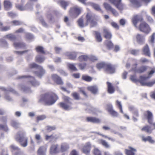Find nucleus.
Wrapping results in <instances>:
<instances>
[{"mask_svg": "<svg viewBox=\"0 0 155 155\" xmlns=\"http://www.w3.org/2000/svg\"><path fill=\"white\" fill-rule=\"evenodd\" d=\"M58 99V97L56 94L52 93H49L42 95L39 101L43 102L46 105H51L54 104Z\"/></svg>", "mask_w": 155, "mask_h": 155, "instance_id": "obj_1", "label": "nucleus"}, {"mask_svg": "<svg viewBox=\"0 0 155 155\" xmlns=\"http://www.w3.org/2000/svg\"><path fill=\"white\" fill-rule=\"evenodd\" d=\"M96 67L99 70L104 68L108 73L112 74L115 72L114 67L110 63L101 62L97 64Z\"/></svg>", "mask_w": 155, "mask_h": 155, "instance_id": "obj_2", "label": "nucleus"}, {"mask_svg": "<svg viewBox=\"0 0 155 155\" xmlns=\"http://www.w3.org/2000/svg\"><path fill=\"white\" fill-rule=\"evenodd\" d=\"M64 102H61L59 104L60 106L65 110L71 109L72 99L68 97L64 96L63 97Z\"/></svg>", "mask_w": 155, "mask_h": 155, "instance_id": "obj_3", "label": "nucleus"}, {"mask_svg": "<svg viewBox=\"0 0 155 155\" xmlns=\"http://www.w3.org/2000/svg\"><path fill=\"white\" fill-rule=\"evenodd\" d=\"M15 139L19 143L20 145L23 147H26L28 145V139L23 136V133L19 132L15 136Z\"/></svg>", "mask_w": 155, "mask_h": 155, "instance_id": "obj_4", "label": "nucleus"}, {"mask_svg": "<svg viewBox=\"0 0 155 155\" xmlns=\"http://www.w3.org/2000/svg\"><path fill=\"white\" fill-rule=\"evenodd\" d=\"M18 78L25 79L28 81V83L33 86H38L40 84V83L38 81L36 80L34 77L30 76L23 75L20 76L18 77Z\"/></svg>", "mask_w": 155, "mask_h": 155, "instance_id": "obj_5", "label": "nucleus"}, {"mask_svg": "<svg viewBox=\"0 0 155 155\" xmlns=\"http://www.w3.org/2000/svg\"><path fill=\"white\" fill-rule=\"evenodd\" d=\"M31 68H36L38 70V71H35V73L36 75L39 78H41L45 73V71L42 67L38 65L35 63H33L29 65Z\"/></svg>", "mask_w": 155, "mask_h": 155, "instance_id": "obj_6", "label": "nucleus"}, {"mask_svg": "<svg viewBox=\"0 0 155 155\" xmlns=\"http://www.w3.org/2000/svg\"><path fill=\"white\" fill-rule=\"evenodd\" d=\"M82 11L81 8L78 6H75L70 8L69 13L71 16L76 18L81 13Z\"/></svg>", "mask_w": 155, "mask_h": 155, "instance_id": "obj_7", "label": "nucleus"}, {"mask_svg": "<svg viewBox=\"0 0 155 155\" xmlns=\"http://www.w3.org/2000/svg\"><path fill=\"white\" fill-rule=\"evenodd\" d=\"M150 78L149 77L140 76V82L142 86H147L151 87L155 84V80L151 82H146L145 81L147 79Z\"/></svg>", "mask_w": 155, "mask_h": 155, "instance_id": "obj_8", "label": "nucleus"}, {"mask_svg": "<svg viewBox=\"0 0 155 155\" xmlns=\"http://www.w3.org/2000/svg\"><path fill=\"white\" fill-rule=\"evenodd\" d=\"M94 17L91 13H87L86 16V18L87 24H90L91 27H94L97 25V22L94 21L93 19Z\"/></svg>", "mask_w": 155, "mask_h": 155, "instance_id": "obj_9", "label": "nucleus"}, {"mask_svg": "<svg viewBox=\"0 0 155 155\" xmlns=\"http://www.w3.org/2000/svg\"><path fill=\"white\" fill-rule=\"evenodd\" d=\"M3 90L5 91L4 96V99L6 101H12L13 99L12 98L9 96L8 92L9 91L12 92L15 94H16V92L14 91V89L11 88H8L7 89H5L4 88Z\"/></svg>", "mask_w": 155, "mask_h": 155, "instance_id": "obj_10", "label": "nucleus"}, {"mask_svg": "<svg viewBox=\"0 0 155 155\" xmlns=\"http://www.w3.org/2000/svg\"><path fill=\"white\" fill-rule=\"evenodd\" d=\"M139 28L141 31L147 34L150 31V29L149 25L144 22L140 24Z\"/></svg>", "mask_w": 155, "mask_h": 155, "instance_id": "obj_11", "label": "nucleus"}, {"mask_svg": "<svg viewBox=\"0 0 155 155\" xmlns=\"http://www.w3.org/2000/svg\"><path fill=\"white\" fill-rule=\"evenodd\" d=\"M137 65V63H135L133 65V67L132 70L135 72L139 73H142L145 71L147 69V67L145 66H143L140 67L137 69H136V68Z\"/></svg>", "mask_w": 155, "mask_h": 155, "instance_id": "obj_12", "label": "nucleus"}, {"mask_svg": "<svg viewBox=\"0 0 155 155\" xmlns=\"http://www.w3.org/2000/svg\"><path fill=\"white\" fill-rule=\"evenodd\" d=\"M16 7L20 11L27 10H31L32 8L31 5H30L29 2H28L25 6L19 5H16Z\"/></svg>", "mask_w": 155, "mask_h": 155, "instance_id": "obj_13", "label": "nucleus"}, {"mask_svg": "<svg viewBox=\"0 0 155 155\" xmlns=\"http://www.w3.org/2000/svg\"><path fill=\"white\" fill-rule=\"evenodd\" d=\"M147 112L148 122L150 124L153 126V129H155V123L153 122V114L149 110L147 111Z\"/></svg>", "mask_w": 155, "mask_h": 155, "instance_id": "obj_14", "label": "nucleus"}, {"mask_svg": "<svg viewBox=\"0 0 155 155\" xmlns=\"http://www.w3.org/2000/svg\"><path fill=\"white\" fill-rule=\"evenodd\" d=\"M51 78L57 84L62 85L63 84V82L61 78L57 74H52L51 76Z\"/></svg>", "mask_w": 155, "mask_h": 155, "instance_id": "obj_15", "label": "nucleus"}, {"mask_svg": "<svg viewBox=\"0 0 155 155\" xmlns=\"http://www.w3.org/2000/svg\"><path fill=\"white\" fill-rule=\"evenodd\" d=\"M60 151L58 149V145L57 144L52 145L50 148V153L51 154L58 153Z\"/></svg>", "mask_w": 155, "mask_h": 155, "instance_id": "obj_16", "label": "nucleus"}, {"mask_svg": "<svg viewBox=\"0 0 155 155\" xmlns=\"http://www.w3.org/2000/svg\"><path fill=\"white\" fill-rule=\"evenodd\" d=\"M91 149V144L90 142H87L84 147L83 149V152L84 153L87 154L90 152Z\"/></svg>", "mask_w": 155, "mask_h": 155, "instance_id": "obj_17", "label": "nucleus"}, {"mask_svg": "<svg viewBox=\"0 0 155 155\" xmlns=\"http://www.w3.org/2000/svg\"><path fill=\"white\" fill-rule=\"evenodd\" d=\"M4 6L5 10H8L12 7V4L9 0H5L4 2Z\"/></svg>", "mask_w": 155, "mask_h": 155, "instance_id": "obj_18", "label": "nucleus"}, {"mask_svg": "<svg viewBox=\"0 0 155 155\" xmlns=\"http://www.w3.org/2000/svg\"><path fill=\"white\" fill-rule=\"evenodd\" d=\"M65 55L70 59H74L76 57L77 53L75 52H66L65 53Z\"/></svg>", "mask_w": 155, "mask_h": 155, "instance_id": "obj_19", "label": "nucleus"}, {"mask_svg": "<svg viewBox=\"0 0 155 155\" xmlns=\"http://www.w3.org/2000/svg\"><path fill=\"white\" fill-rule=\"evenodd\" d=\"M87 120L88 121L93 123H100L101 122L99 119L95 117H87Z\"/></svg>", "mask_w": 155, "mask_h": 155, "instance_id": "obj_20", "label": "nucleus"}, {"mask_svg": "<svg viewBox=\"0 0 155 155\" xmlns=\"http://www.w3.org/2000/svg\"><path fill=\"white\" fill-rule=\"evenodd\" d=\"M103 34L104 37L107 39H110L112 37V35L107 29L104 28L103 29Z\"/></svg>", "mask_w": 155, "mask_h": 155, "instance_id": "obj_21", "label": "nucleus"}, {"mask_svg": "<svg viewBox=\"0 0 155 155\" xmlns=\"http://www.w3.org/2000/svg\"><path fill=\"white\" fill-rule=\"evenodd\" d=\"M136 39L138 43L140 44H142L144 41V36L139 34H138L136 36Z\"/></svg>", "mask_w": 155, "mask_h": 155, "instance_id": "obj_22", "label": "nucleus"}, {"mask_svg": "<svg viewBox=\"0 0 155 155\" xmlns=\"http://www.w3.org/2000/svg\"><path fill=\"white\" fill-rule=\"evenodd\" d=\"M129 150H126V153L127 155H134L135 153L137 150L136 149L131 147H129Z\"/></svg>", "mask_w": 155, "mask_h": 155, "instance_id": "obj_23", "label": "nucleus"}, {"mask_svg": "<svg viewBox=\"0 0 155 155\" xmlns=\"http://www.w3.org/2000/svg\"><path fill=\"white\" fill-rule=\"evenodd\" d=\"M142 20V18L140 17L138 15H136L133 18L132 21L134 25L136 27L138 22L139 21H141Z\"/></svg>", "mask_w": 155, "mask_h": 155, "instance_id": "obj_24", "label": "nucleus"}, {"mask_svg": "<svg viewBox=\"0 0 155 155\" xmlns=\"http://www.w3.org/2000/svg\"><path fill=\"white\" fill-rule=\"evenodd\" d=\"M86 110L89 113H93L95 114H97V109L92 107L91 105L88 106Z\"/></svg>", "mask_w": 155, "mask_h": 155, "instance_id": "obj_25", "label": "nucleus"}, {"mask_svg": "<svg viewBox=\"0 0 155 155\" xmlns=\"http://www.w3.org/2000/svg\"><path fill=\"white\" fill-rule=\"evenodd\" d=\"M87 88L89 91L94 94H96L98 91L97 87L95 86H90L88 87Z\"/></svg>", "mask_w": 155, "mask_h": 155, "instance_id": "obj_26", "label": "nucleus"}, {"mask_svg": "<svg viewBox=\"0 0 155 155\" xmlns=\"http://www.w3.org/2000/svg\"><path fill=\"white\" fill-rule=\"evenodd\" d=\"M46 150V148L43 147L41 146L40 147L38 151V155H45V152Z\"/></svg>", "mask_w": 155, "mask_h": 155, "instance_id": "obj_27", "label": "nucleus"}, {"mask_svg": "<svg viewBox=\"0 0 155 155\" xmlns=\"http://www.w3.org/2000/svg\"><path fill=\"white\" fill-rule=\"evenodd\" d=\"M108 87V91L110 94L113 93L114 91V88L110 83L107 82V83Z\"/></svg>", "mask_w": 155, "mask_h": 155, "instance_id": "obj_28", "label": "nucleus"}, {"mask_svg": "<svg viewBox=\"0 0 155 155\" xmlns=\"http://www.w3.org/2000/svg\"><path fill=\"white\" fill-rule=\"evenodd\" d=\"M130 111L135 116H138V113L137 109L132 106H130L129 107Z\"/></svg>", "mask_w": 155, "mask_h": 155, "instance_id": "obj_29", "label": "nucleus"}, {"mask_svg": "<svg viewBox=\"0 0 155 155\" xmlns=\"http://www.w3.org/2000/svg\"><path fill=\"white\" fill-rule=\"evenodd\" d=\"M143 51L144 54L149 57L150 56V54L148 46L147 45H146L143 47Z\"/></svg>", "mask_w": 155, "mask_h": 155, "instance_id": "obj_30", "label": "nucleus"}, {"mask_svg": "<svg viewBox=\"0 0 155 155\" xmlns=\"http://www.w3.org/2000/svg\"><path fill=\"white\" fill-rule=\"evenodd\" d=\"M20 88L21 91L26 93H30L32 92L30 88L26 86L21 85Z\"/></svg>", "mask_w": 155, "mask_h": 155, "instance_id": "obj_31", "label": "nucleus"}, {"mask_svg": "<svg viewBox=\"0 0 155 155\" xmlns=\"http://www.w3.org/2000/svg\"><path fill=\"white\" fill-rule=\"evenodd\" d=\"M89 3L95 10L102 13V11L101 10V9L98 5L92 2H89Z\"/></svg>", "mask_w": 155, "mask_h": 155, "instance_id": "obj_32", "label": "nucleus"}, {"mask_svg": "<svg viewBox=\"0 0 155 155\" xmlns=\"http://www.w3.org/2000/svg\"><path fill=\"white\" fill-rule=\"evenodd\" d=\"M152 129L151 128V127L148 126H146L143 127L141 129L142 131H145L147 133H150L153 129V126L152 125Z\"/></svg>", "mask_w": 155, "mask_h": 155, "instance_id": "obj_33", "label": "nucleus"}, {"mask_svg": "<svg viewBox=\"0 0 155 155\" xmlns=\"http://www.w3.org/2000/svg\"><path fill=\"white\" fill-rule=\"evenodd\" d=\"M4 38H7L10 41H14L16 37L15 35L12 34H10L5 35L4 37Z\"/></svg>", "mask_w": 155, "mask_h": 155, "instance_id": "obj_34", "label": "nucleus"}, {"mask_svg": "<svg viewBox=\"0 0 155 155\" xmlns=\"http://www.w3.org/2000/svg\"><path fill=\"white\" fill-rule=\"evenodd\" d=\"M59 3L61 7L64 9H66V7L69 5V2L63 0H60Z\"/></svg>", "mask_w": 155, "mask_h": 155, "instance_id": "obj_35", "label": "nucleus"}, {"mask_svg": "<svg viewBox=\"0 0 155 155\" xmlns=\"http://www.w3.org/2000/svg\"><path fill=\"white\" fill-rule=\"evenodd\" d=\"M129 1L131 5L135 7H138L140 6V4L138 0H129Z\"/></svg>", "mask_w": 155, "mask_h": 155, "instance_id": "obj_36", "label": "nucleus"}, {"mask_svg": "<svg viewBox=\"0 0 155 155\" xmlns=\"http://www.w3.org/2000/svg\"><path fill=\"white\" fill-rule=\"evenodd\" d=\"M69 148V146L67 143H64L61 144V150L62 152L67 151Z\"/></svg>", "mask_w": 155, "mask_h": 155, "instance_id": "obj_37", "label": "nucleus"}, {"mask_svg": "<svg viewBox=\"0 0 155 155\" xmlns=\"http://www.w3.org/2000/svg\"><path fill=\"white\" fill-rule=\"evenodd\" d=\"M78 59L79 61H87L89 59V56L87 55H81L79 56Z\"/></svg>", "mask_w": 155, "mask_h": 155, "instance_id": "obj_38", "label": "nucleus"}, {"mask_svg": "<svg viewBox=\"0 0 155 155\" xmlns=\"http://www.w3.org/2000/svg\"><path fill=\"white\" fill-rule=\"evenodd\" d=\"M78 23L79 26L81 27H83L84 26H87L88 25L87 21L85 23H83V20L82 18H81L79 19Z\"/></svg>", "mask_w": 155, "mask_h": 155, "instance_id": "obj_39", "label": "nucleus"}, {"mask_svg": "<svg viewBox=\"0 0 155 155\" xmlns=\"http://www.w3.org/2000/svg\"><path fill=\"white\" fill-rule=\"evenodd\" d=\"M14 47L15 48H21L25 47V46L23 43L14 42L13 44Z\"/></svg>", "mask_w": 155, "mask_h": 155, "instance_id": "obj_40", "label": "nucleus"}, {"mask_svg": "<svg viewBox=\"0 0 155 155\" xmlns=\"http://www.w3.org/2000/svg\"><path fill=\"white\" fill-rule=\"evenodd\" d=\"M36 61L37 62L41 63L43 62L45 60V58L43 56L39 55H37L36 57Z\"/></svg>", "mask_w": 155, "mask_h": 155, "instance_id": "obj_41", "label": "nucleus"}, {"mask_svg": "<svg viewBox=\"0 0 155 155\" xmlns=\"http://www.w3.org/2000/svg\"><path fill=\"white\" fill-rule=\"evenodd\" d=\"M104 43L108 49H110L113 48V45L111 41L106 40Z\"/></svg>", "mask_w": 155, "mask_h": 155, "instance_id": "obj_42", "label": "nucleus"}, {"mask_svg": "<svg viewBox=\"0 0 155 155\" xmlns=\"http://www.w3.org/2000/svg\"><path fill=\"white\" fill-rule=\"evenodd\" d=\"M35 49L36 51L38 52H40L43 54H45L43 47L41 46H37L36 47Z\"/></svg>", "mask_w": 155, "mask_h": 155, "instance_id": "obj_43", "label": "nucleus"}, {"mask_svg": "<svg viewBox=\"0 0 155 155\" xmlns=\"http://www.w3.org/2000/svg\"><path fill=\"white\" fill-rule=\"evenodd\" d=\"M35 139L37 143H40L42 141L41 136L39 134H37L35 135Z\"/></svg>", "mask_w": 155, "mask_h": 155, "instance_id": "obj_44", "label": "nucleus"}, {"mask_svg": "<svg viewBox=\"0 0 155 155\" xmlns=\"http://www.w3.org/2000/svg\"><path fill=\"white\" fill-rule=\"evenodd\" d=\"M0 45L7 48L8 46L7 43L5 40L2 39H0Z\"/></svg>", "mask_w": 155, "mask_h": 155, "instance_id": "obj_45", "label": "nucleus"}, {"mask_svg": "<svg viewBox=\"0 0 155 155\" xmlns=\"http://www.w3.org/2000/svg\"><path fill=\"white\" fill-rule=\"evenodd\" d=\"M96 38L98 42H101L102 41V38L101 37L100 33L97 31H95Z\"/></svg>", "mask_w": 155, "mask_h": 155, "instance_id": "obj_46", "label": "nucleus"}, {"mask_svg": "<svg viewBox=\"0 0 155 155\" xmlns=\"http://www.w3.org/2000/svg\"><path fill=\"white\" fill-rule=\"evenodd\" d=\"M11 125L15 128H17L19 126V123L15 120H12L11 122Z\"/></svg>", "mask_w": 155, "mask_h": 155, "instance_id": "obj_47", "label": "nucleus"}, {"mask_svg": "<svg viewBox=\"0 0 155 155\" xmlns=\"http://www.w3.org/2000/svg\"><path fill=\"white\" fill-rule=\"evenodd\" d=\"M82 78L83 79L87 81H90L92 80V78L91 77L86 75H83Z\"/></svg>", "mask_w": 155, "mask_h": 155, "instance_id": "obj_48", "label": "nucleus"}, {"mask_svg": "<svg viewBox=\"0 0 155 155\" xmlns=\"http://www.w3.org/2000/svg\"><path fill=\"white\" fill-rule=\"evenodd\" d=\"M130 80L134 82H136L138 81L140 82V80H138L136 78V76L135 75H131L130 77Z\"/></svg>", "mask_w": 155, "mask_h": 155, "instance_id": "obj_49", "label": "nucleus"}, {"mask_svg": "<svg viewBox=\"0 0 155 155\" xmlns=\"http://www.w3.org/2000/svg\"><path fill=\"white\" fill-rule=\"evenodd\" d=\"M68 66L69 68L72 71H77L78 69L75 66L74 64H68Z\"/></svg>", "mask_w": 155, "mask_h": 155, "instance_id": "obj_50", "label": "nucleus"}, {"mask_svg": "<svg viewBox=\"0 0 155 155\" xmlns=\"http://www.w3.org/2000/svg\"><path fill=\"white\" fill-rule=\"evenodd\" d=\"M100 143L106 148H109V145L108 143L105 140H100Z\"/></svg>", "mask_w": 155, "mask_h": 155, "instance_id": "obj_51", "label": "nucleus"}, {"mask_svg": "<svg viewBox=\"0 0 155 155\" xmlns=\"http://www.w3.org/2000/svg\"><path fill=\"white\" fill-rule=\"evenodd\" d=\"M92 62H94L97 60V57L93 55H91L89 56V59Z\"/></svg>", "mask_w": 155, "mask_h": 155, "instance_id": "obj_52", "label": "nucleus"}, {"mask_svg": "<svg viewBox=\"0 0 155 155\" xmlns=\"http://www.w3.org/2000/svg\"><path fill=\"white\" fill-rule=\"evenodd\" d=\"M86 65V63L84 62L79 63L78 64V66L80 69L83 70L85 68Z\"/></svg>", "mask_w": 155, "mask_h": 155, "instance_id": "obj_53", "label": "nucleus"}, {"mask_svg": "<svg viewBox=\"0 0 155 155\" xmlns=\"http://www.w3.org/2000/svg\"><path fill=\"white\" fill-rule=\"evenodd\" d=\"M94 155H101V151L97 148H95L93 150Z\"/></svg>", "mask_w": 155, "mask_h": 155, "instance_id": "obj_54", "label": "nucleus"}, {"mask_svg": "<svg viewBox=\"0 0 155 155\" xmlns=\"http://www.w3.org/2000/svg\"><path fill=\"white\" fill-rule=\"evenodd\" d=\"M12 23L14 25H21L23 23L22 22L19 21L14 20L12 21Z\"/></svg>", "mask_w": 155, "mask_h": 155, "instance_id": "obj_55", "label": "nucleus"}, {"mask_svg": "<svg viewBox=\"0 0 155 155\" xmlns=\"http://www.w3.org/2000/svg\"><path fill=\"white\" fill-rule=\"evenodd\" d=\"M116 105L118 107L119 109L120 110V112L122 113H123V110H122V105L121 104V102L119 101H118L117 100L116 101Z\"/></svg>", "mask_w": 155, "mask_h": 155, "instance_id": "obj_56", "label": "nucleus"}, {"mask_svg": "<svg viewBox=\"0 0 155 155\" xmlns=\"http://www.w3.org/2000/svg\"><path fill=\"white\" fill-rule=\"evenodd\" d=\"M104 8L107 10L110 11L111 9L113 8L110 5L107 3H104Z\"/></svg>", "mask_w": 155, "mask_h": 155, "instance_id": "obj_57", "label": "nucleus"}, {"mask_svg": "<svg viewBox=\"0 0 155 155\" xmlns=\"http://www.w3.org/2000/svg\"><path fill=\"white\" fill-rule=\"evenodd\" d=\"M29 50H26L22 51H15V52L18 55H22L28 52Z\"/></svg>", "mask_w": 155, "mask_h": 155, "instance_id": "obj_58", "label": "nucleus"}, {"mask_svg": "<svg viewBox=\"0 0 155 155\" xmlns=\"http://www.w3.org/2000/svg\"><path fill=\"white\" fill-rule=\"evenodd\" d=\"M110 24L111 26L114 28L117 29H119V25L116 22H112Z\"/></svg>", "mask_w": 155, "mask_h": 155, "instance_id": "obj_59", "label": "nucleus"}, {"mask_svg": "<svg viewBox=\"0 0 155 155\" xmlns=\"http://www.w3.org/2000/svg\"><path fill=\"white\" fill-rule=\"evenodd\" d=\"M113 117H117L118 116V114L114 110L109 112Z\"/></svg>", "mask_w": 155, "mask_h": 155, "instance_id": "obj_60", "label": "nucleus"}, {"mask_svg": "<svg viewBox=\"0 0 155 155\" xmlns=\"http://www.w3.org/2000/svg\"><path fill=\"white\" fill-rule=\"evenodd\" d=\"M46 128L47 131L48 132H50L53 130H54L55 129V127L54 126H47L46 127Z\"/></svg>", "mask_w": 155, "mask_h": 155, "instance_id": "obj_61", "label": "nucleus"}, {"mask_svg": "<svg viewBox=\"0 0 155 155\" xmlns=\"http://www.w3.org/2000/svg\"><path fill=\"white\" fill-rule=\"evenodd\" d=\"M25 36L26 38L28 39H31L33 38V36L30 34L28 33H25Z\"/></svg>", "mask_w": 155, "mask_h": 155, "instance_id": "obj_62", "label": "nucleus"}, {"mask_svg": "<svg viewBox=\"0 0 155 155\" xmlns=\"http://www.w3.org/2000/svg\"><path fill=\"white\" fill-rule=\"evenodd\" d=\"M0 129L3 130H4L7 131H8V128L6 125H2L0 124Z\"/></svg>", "mask_w": 155, "mask_h": 155, "instance_id": "obj_63", "label": "nucleus"}, {"mask_svg": "<svg viewBox=\"0 0 155 155\" xmlns=\"http://www.w3.org/2000/svg\"><path fill=\"white\" fill-rule=\"evenodd\" d=\"M72 95L75 100L79 99V94L76 92H74L72 94Z\"/></svg>", "mask_w": 155, "mask_h": 155, "instance_id": "obj_64", "label": "nucleus"}]
</instances>
